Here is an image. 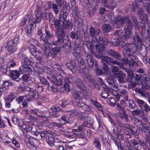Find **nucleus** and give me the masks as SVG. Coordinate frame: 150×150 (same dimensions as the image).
Masks as SVG:
<instances>
[{"mask_svg":"<svg viewBox=\"0 0 150 150\" xmlns=\"http://www.w3.org/2000/svg\"><path fill=\"white\" fill-rule=\"evenodd\" d=\"M114 26L117 28H120L124 23H125L126 26L124 28L125 32L127 37H131L132 34V24L129 17L126 16L124 17L117 16L114 21Z\"/></svg>","mask_w":150,"mask_h":150,"instance_id":"obj_1","label":"nucleus"},{"mask_svg":"<svg viewBox=\"0 0 150 150\" xmlns=\"http://www.w3.org/2000/svg\"><path fill=\"white\" fill-rule=\"evenodd\" d=\"M61 40H62V42L59 41V38H58V40L57 41L53 42L52 44L49 43L51 45L50 50V53L48 56L46 55L45 54L47 57H49V56L50 54V49H52V52L55 53V54H54V56L53 57H54V56L55 57L56 54L59 52L62 47H64V46L66 45L65 43L66 42V40H68V38H66L62 37Z\"/></svg>","mask_w":150,"mask_h":150,"instance_id":"obj_2","label":"nucleus"},{"mask_svg":"<svg viewBox=\"0 0 150 150\" xmlns=\"http://www.w3.org/2000/svg\"><path fill=\"white\" fill-rule=\"evenodd\" d=\"M37 35L40 39L41 43V47L43 50V54L48 56L50 53V49L51 45L49 43L47 38H42V33L40 30L38 31Z\"/></svg>","mask_w":150,"mask_h":150,"instance_id":"obj_3","label":"nucleus"},{"mask_svg":"<svg viewBox=\"0 0 150 150\" xmlns=\"http://www.w3.org/2000/svg\"><path fill=\"white\" fill-rule=\"evenodd\" d=\"M86 57L88 65L90 68H92L93 67L96 69L97 75H100L102 74V71L98 68L97 62L94 59L92 55L88 53L86 55Z\"/></svg>","mask_w":150,"mask_h":150,"instance_id":"obj_4","label":"nucleus"},{"mask_svg":"<svg viewBox=\"0 0 150 150\" xmlns=\"http://www.w3.org/2000/svg\"><path fill=\"white\" fill-rule=\"evenodd\" d=\"M60 20L54 19L53 20L51 19L50 21V24L51 25H55V27L56 28V33L57 34V37L59 38V41H62L61 40L62 37L67 38V36L64 33V31L61 30L60 27Z\"/></svg>","mask_w":150,"mask_h":150,"instance_id":"obj_5","label":"nucleus"},{"mask_svg":"<svg viewBox=\"0 0 150 150\" xmlns=\"http://www.w3.org/2000/svg\"><path fill=\"white\" fill-rule=\"evenodd\" d=\"M134 121L135 124L140 128L142 132V129H144V132H148V133H146L147 136L145 137L144 140L147 142V143L149 144V146H150V136H149L150 132L148 131L149 127L140 119L135 118L134 120Z\"/></svg>","mask_w":150,"mask_h":150,"instance_id":"obj_6","label":"nucleus"},{"mask_svg":"<svg viewBox=\"0 0 150 150\" xmlns=\"http://www.w3.org/2000/svg\"><path fill=\"white\" fill-rule=\"evenodd\" d=\"M99 39H97V38L96 37V42H94V44L95 45L97 51L100 52L104 50L105 45L108 42V40L105 38H102L101 39V37H99Z\"/></svg>","mask_w":150,"mask_h":150,"instance_id":"obj_7","label":"nucleus"},{"mask_svg":"<svg viewBox=\"0 0 150 150\" xmlns=\"http://www.w3.org/2000/svg\"><path fill=\"white\" fill-rule=\"evenodd\" d=\"M135 45L134 43H126L122 46L124 49L123 54L125 57H133V55L134 51V48Z\"/></svg>","mask_w":150,"mask_h":150,"instance_id":"obj_8","label":"nucleus"},{"mask_svg":"<svg viewBox=\"0 0 150 150\" xmlns=\"http://www.w3.org/2000/svg\"><path fill=\"white\" fill-rule=\"evenodd\" d=\"M85 89L82 90L83 93H81V91H78L77 90H73L72 92V94L75 99H81L83 96V94L84 93L86 96H90L91 93L89 90L85 88Z\"/></svg>","mask_w":150,"mask_h":150,"instance_id":"obj_9","label":"nucleus"},{"mask_svg":"<svg viewBox=\"0 0 150 150\" xmlns=\"http://www.w3.org/2000/svg\"><path fill=\"white\" fill-rule=\"evenodd\" d=\"M19 39V37L16 36L13 39L8 42L7 43L8 51L10 53H13L16 50L15 45L17 44Z\"/></svg>","mask_w":150,"mask_h":150,"instance_id":"obj_10","label":"nucleus"},{"mask_svg":"<svg viewBox=\"0 0 150 150\" xmlns=\"http://www.w3.org/2000/svg\"><path fill=\"white\" fill-rule=\"evenodd\" d=\"M30 52L31 54L38 61V62H41L42 59V54L39 51L38 49L32 45L30 47Z\"/></svg>","mask_w":150,"mask_h":150,"instance_id":"obj_11","label":"nucleus"},{"mask_svg":"<svg viewBox=\"0 0 150 150\" xmlns=\"http://www.w3.org/2000/svg\"><path fill=\"white\" fill-rule=\"evenodd\" d=\"M47 78L48 79H50L49 76H47ZM50 79L51 82L55 85H60L62 84L63 76L60 74H59L56 77L55 75H53Z\"/></svg>","mask_w":150,"mask_h":150,"instance_id":"obj_12","label":"nucleus"},{"mask_svg":"<svg viewBox=\"0 0 150 150\" xmlns=\"http://www.w3.org/2000/svg\"><path fill=\"white\" fill-rule=\"evenodd\" d=\"M21 55L22 59V64L25 66H29L30 65L31 63L34 62V60L33 58L30 57L29 58L25 54H21V53H19L18 55V57H20Z\"/></svg>","mask_w":150,"mask_h":150,"instance_id":"obj_13","label":"nucleus"},{"mask_svg":"<svg viewBox=\"0 0 150 150\" xmlns=\"http://www.w3.org/2000/svg\"><path fill=\"white\" fill-rule=\"evenodd\" d=\"M74 52H73L74 55L78 59V60H79V59H81L82 57V55L80 53L81 47L76 42H75L74 44Z\"/></svg>","mask_w":150,"mask_h":150,"instance_id":"obj_14","label":"nucleus"},{"mask_svg":"<svg viewBox=\"0 0 150 150\" xmlns=\"http://www.w3.org/2000/svg\"><path fill=\"white\" fill-rule=\"evenodd\" d=\"M127 35L125 33H124L121 30L116 31L114 33V36L116 39L120 40H123L128 38H131L129 37H127Z\"/></svg>","mask_w":150,"mask_h":150,"instance_id":"obj_15","label":"nucleus"},{"mask_svg":"<svg viewBox=\"0 0 150 150\" xmlns=\"http://www.w3.org/2000/svg\"><path fill=\"white\" fill-rule=\"evenodd\" d=\"M85 69H83V71H84ZM82 71L83 70H80V72L81 73V75L83 77L84 81L86 82H90L92 85H93L94 84V82L93 77L88 74L84 73L83 71V73H82L81 71Z\"/></svg>","mask_w":150,"mask_h":150,"instance_id":"obj_16","label":"nucleus"},{"mask_svg":"<svg viewBox=\"0 0 150 150\" xmlns=\"http://www.w3.org/2000/svg\"><path fill=\"white\" fill-rule=\"evenodd\" d=\"M74 121V118L73 117L70 115H66L63 116L61 119V123L64 125L65 123H72Z\"/></svg>","mask_w":150,"mask_h":150,"instance_id":"obj_17","label":"nucleus"},{"mask_svg":"<svg viewBox=\"0 0 150 150\" xmlns=\"http://www.w3.org/2000/svg\"><path fill=\"white\" fill-rule=\"evenodd\" d=\"M133 42L135 45H142V38L140 36L139 34L135 32L132 37Z\"/></svg>","mask_w":150,"mask_h":150,"instance_id":"obj_18","label":"nucleus"},{"mask_svg":"<svg viewBox=\"0 0 150 150\" xmlns=\"http://www.w3.org/2000/svg\"><path fill=\"white\" fill-rule=\"evenodd\" d=\"M27 95L20 96L16 98V100L17 101L19 104H21L23 107H25L28 105L27 101H28V98Z\"/></svg>","mask_w":150,"mask_h":150,"instance_id":"obj_19","label":"nucleus"},{"mask_svg":"<svg viewBox=\"0 0 150 150\" xmlns=\"http://www.w3.org/2000/svg\"><path fill=\"white\" fill-rule=\"evenodd\" d=\"M28 98V101H30L34 99H37L39 97L38 93L33 88H32L29 92V94L27 95Z\"/></svg>","mask_w":150,"mask_h":150,"instance_id":"obj_20","label":"nucleus"},{"mask_svg":"<svg viewBox=\"0 0 150 150\" xmlns=\"http://www.w3.org/2000/svg\"><path fill=\"white\" fill-rule=\"evenodd\" d=\"M31 71L32 69L29 66L22 64V66L19 68V71L21 74H29Z\"/></svg>","mask_w":150,"mask_h":150,"instance_id":"obj_21","label":"nucleus"},{"mask_svg":"<svg viewBox=\"0 0 150 150\" xmlns=\"http://www.w3.org/2000/svg\"><path fill=\"white\" fill-rule=\"evenodd\" d=\"M71 114L72 116H78L81 120H84L88 116L84 112H78L77 111H74Z\"/></svg>","mask_w":150,"mask_h":150,"instance_id":"obj_22","label":"nucleus"},{"mask_svg":"<svg viewBox=\"0 0 150 150\" xmlns=\"http://www.w3.org/2000/svg\"><path fill=\"white\" fill-rule=\"evenodd\" d=\"M66 65L67 67L70 69L73 73H75L76 65L74 61L71 60L69 62L67 63Z\"/></svg>","mask_w":150,"mask_h":150,"instance_id":"obj_23","label":"nucleus"},{"mask_svg":"<svg viewBox=\"0 0 150 150\" xmlns=\"http://www.w3.org/2000/svg\"><path fill=\"white\" fill-rule=\"evenodd\" d=\"M125 76V74L121 71H120L116 75H112V76L113 77L117 78L118 81L120 83H123L125 82L124 80Z\"/></svg>","mask_w":150,"mask_h":150,"instance_id":"obj_24","label":"nucleus"},{"mask_svg":"<svg viewBox=\"0 0 150 150\" xmlns=\"http://www.w3.org/2000/svg\"><path fill=\"white\" fill-rule=\"evenodd\" d=\"M93 145L98 150H101V144L99 138L95 137L93 139Z\"/></svg>","mask_w":150,"mask_h":150,"instance_id":"obj_25","label":"nucleus"},{"mask_svg":"<svg viewBox=\"0 0 150 150\" xmlns=\"http://www.w3.org/2000/svg\"><path fill=\"white\" fill-rule=\"evenodd\" d=\"M46 140L48 144L51 146L53 145L54 142H58L57 141V139H54L53 136L51 134H49L47 136Z\"/></svg>","mask_w":150,"mask_h":150,"instance_id":"obj_26","label":"nucleus"},{"mask_svg":"<svg viewBox=\"0 0 150 150\" xmlns=\"http://www.w3.org/2000/svg\"><path fill=\"white\" fill-rule=\"evenodd\" d=\"M31 111L32 113H33V114H36L40 118L43 119L46 118L45 116L44 115V111L40 110H32Z\"/></svg>","mask_w":150,"mask_h":150,"instance_id":"obj_27","label":"nucleus"},{"mask_svg":"<svg viewBox=\"0 0 150 150\" xmlns=\"http://www.w3.org/2000/svg\"><path fill=\"white\" fill-rule=\"evenodd\" d=\"M84 120L83 123L84 127H89L92 125L91 118L88 116Z\"/></svg>","mask_w":150,"mask_h":150,"instance_id":"obj_28","label":"nucleus"},{"mask_svg":"<svg viewBox=\"0 0 150 150\" xmlns=\"http://www.w3.org/2000/svg\"><path fill=\"white\" fill-rule=\"evenodd\" d=\"M70 25V23L68 21H63L62 24L61 25L60 28L62 30L64 31V30L68 29Z\"/></svg>","mask_w":150,"mask_h":150,"instance_id":"obj_29","label":"nucleus"},{"mask_svg":"<svg viewBox=\"0 0 150 150\" xmlns=\"http://www.w3.org/2000/svg\"><path fill=\"white\" fill-rule=\"evenodd\" d=\"M113 60L112 59H110L107 56L104 57L101 59V62L104 65H106L107 63L112 64Z\"/></svg>","mask_w":150,"mask_h":150,"instance_id":"obj_30","label":"nucleus"},{"mask_svg":"<svg viewBox=\"0 0 150 150\" xmlns=\"http://www.w3.org/2000/svg\"><path fill=\"white\" fill-rule=\"evenodd\" d=\"M76 137L83 139V142L82 143V144H84L88 142V141L87 138H86V135L83 132H81L78 133L76 132Z\"/></svg>","mask_w":150,"mask_h":150,"instance_id":"obj_31","label":"nucleus"},{"mask_svg":"<svg viewBox=\"0 0 150 150\" xmlns=\"http://www.w3.org/2000/svg\"><path fill=\"white\" fill-rule=\"evenodd\" d=\"M107 81L110 86H112L114 88H117L118 86L116 81L112 77L108 78L107 79Z\"/></svg>","mask_w":150,"mask_h":150,"instance_id":"obj_32","label":"nucleus"},{"mask_svg":"<svg viewBox=\"0 0 150 150\" xmlns=\"http://www.w3.org/2000/svg\"><path fill=\"white\" fill-rule=\"evenodd\" d=\"M131 18L134 27L136 30H138L139 25L137 18L134 16H132Z\"/></svg>","mask_w":150,"mask_h":150,"instance_id":"obj_33","label":"nucleus"},{"mask_svg":"<svg viewBox=\"0 0 150 150\" xmlns=\"http://www.w3.org/2000/svg\"><path fill=\"white\" fill-rule=\"evenodd\" d=\"M10 74L11 78L14 80L18 78L20 75L19 72L17 71L11 70Z\"/></svg>","mask_w":150,"mask_h":150,"instance_id":"obj_34","label":"nucleus"},{"mask_svg":"<svg viewBox=\"0 0 150 150\" xmlns=\"http://www.w3.org/2000/svg\"><path fill=\"white\" fill-rule=\"evenodd\" d=\"M100 30H96L93 27L91 28L89 30V32L90 34V35L92 37H93L96 35L97 36L98 35V34L100 32Z\"/></svg>","mask_w":150,"mask_h":150,"instance_id":"obj_35","label":"nucleus"},{"mask_svg":"<svg viewBox=\"0 0 150 150\" xmlns=\"http://www.w3.org/2000/svg\"><path fill=\"white\" fill-rule=\"evenodd\" d=\"M140 75L137 74L135 76L134 81H132L131 83V86L132 87H135L137 85L138 83V82L140 79Z\"/></svg>","mask_w":150,"mask_h":150,"instance_id":"obj_36","label":"nucleus"},{"mask_svg":"<svg viewBox=\"0 0 150 150\" xmlns=\"http://www.w3.org/2000/svg\"><path fill=\"white\" fill-rule=\"evenodd\" d=\"M90 102L93 105L96 106L99 110L101 111L103 110L102 105L97 101L91 99Z\"/></svg>","mask_w":150,"mask_h":150,"instance_id":"obj_37","label":"nucleus"},{"mask_svg":"<svg viewBox=\"0 0 150 150\" xmlns=\"http://www.w3.org/2000/svg\"><path fill=\"white\" fill-rule=\"evenodd\" d=\"M94 41L96 42V40H93L92 42L90 40H88L86 41V42L85 45H86L88 49L90 50L91 52H92L93 47V45L95 46V45L94 44Z\"/></svg>","mask_w":150,"mask_h":150,"instance_id":"obj_38","label":"nucleus"},{"mask_svg":"<svg viewBox=\"0 0 150 150\" xmlns=\"http://www.w3.org/2000/svg\"><path fill=\"white\" fill-rule=\"evenodd\" d=\"M1 138L3 141L6 143V144H8L10 142L8 141V139H11L9 137L7 134L6 133L3 134L1 135Z\"/></svg>","mask_w":150,"mask_h":150,"instance_id":"obj_39","label":"nucleus"},{"mask_svg":"<svg viewBox=\"0 0 150 150\" xmlns=\"http://www.w3.org/2000/svg\"><path fill=\"white\" fill-rule=\"evenodd\" d=\"M64 87L65 90L67 92L70 91L69 88V85L68 83H69V79L67 77H65L64 79Z\"/></svg>","mask_w":150,"mask_h":150,"instance_id":"obj_40","label":"nucleus"},{"mask_svg":"<svg viewBox=\"0 0 150 150\" xmlns=\"http://www.w3.org/2000/svg\"><path fill=\"white\" fill-rule=\"evenodd\" d=\"M33 28V25L31 24L27 26L25 31L26 35L28 37H30L31 36Z\"/></svg>","mask_w":150,"mask_h":150,"instance_id":"obj_41","label":"nucleus"},{"mask_svg":"<svg viewBox=\"0 0 150 150\" xmlns=\"http://www.w3.org/2000/svg\"><path fill=\"white\" fill-rule=\"evenodd\" d=\"M70 35L72 38L78 40L80 38V33L77 32L76 33L74 32H72L70 33Z\"/></svg>","mask_w":150,"mask_h":150,"instance_id":"obj_42","label":"nucleus"},{"mask_svg":"<svg viewBox=\"0 0 150 150\" xmlns=\"http://www.w3.org/2000/svg\"><path fill=\"white\" fill-rule=\"evenodd\" d=\"M75 83L79 88L82 89V90H83L82 87H83V83L82 81L80 79L76 78L75 80Z\"/></svg>","mask_w":150,"mask_h":150,"instance_id":"obj_43","label":"nucleus"},{"mask_svg":"<svg viewBox=\"0 0 150 150\" xmlns=\"http://www.w3.org/2000/svg\"><path fill=\"white\" fill-rule=\"evenodd\" d=\"M17 96V94L15 93H11L8 95L7 97V100L10 102H12L13 99Z\"/></svg>","mask_w":150,"mask_h":150,"instance_id":"obj_44","label":"nucleus"},{"mask_svg":"<svg viewBox=\"0 0 150 150\" xmlns=\"http://www.w3.org/2000/svg\"><path fill=\"white\" fill-rule=\"evenodd\" d=\"M103 31L105 33H108L111 29V27L110 25L108 24H105L102 26Z\"/></svg>","mask_w":150,"mask_h":150,"instance_id":"obj_45","label":"nucleus"},{"mask_svg":"<svg viewBox=\"0 0 150 150\" xmlns=\"http://www.w3.org/2000/svg\"><path fill=\"white\" fill-rule=\"evenodd\" d=\"M148 115V113L147 112H144L143 111L141 113L140 117L143 121L146 122H147L148 121V118H147Z\"/></svg>","mask_w":150,"mask_h":150,"instance_id":"obj_46","label":"nucleus"},{"mask_svg":"<svg viewBox=\"0 0 150 150\" xmlns=\"http://www.w3.org/2000/svg\"><path fill=\"white\" fill-rule=\"evenodd\" d=\"M81 107H82V109L84 111L91 113L93 112V110L88 105L82 103V106Z\"/></svg>","mask_w":150,"mask_h":150,"instance_id":"obj_47","label":"nucleus"},{"mask_svg":"<svg viewBox=\"0 0 150 150\" xmlns=\"http://www.w3.org/2000/svg\"><path fill=\"white\" fill-rule=\"evenodd\" d=\"M133 56L132 57H129L131 59L130 61H129L128 65V66L130 68H132L134 65V63L135 62V61H134V60L136 59V56L133 55Z\"/></svg>","mask_w":150,"mask_h":150,"instance_id":"obj_48","label":"nucleus"},{"mask_svg":"<svg viewBox=\"0 0 150 150\" xmlns=\"http://www.w3.org/2000/svg\"><path fill=\"white\" fill-rule=\"evenodd\" d=\"M60 122L58 123L56 122H52L50 123V126L53 127H57V128H61L62 127L63 124L61 123V119L59 120Z\"/></svg>","mask_w":150,"mask_h":150,"instance_id":"obj_49","label":"nucleus"},{"mask_svg":"<svg viewBox=\"0 0 150 150\" xmlns=\"http://www.w3.org/2000/svg\"><path fill=\"white\" fill-rule=\"evenodd\" d=\"M116 108L117 110H119V112L120 114H124L126 113L125 110L120 105H117Z\"/></svg>","mask_w":150,"mask_h":150,"instance_id":"obj_50","label":"nucleus"},{"mask_svg":"<svg viewBox=\"0 0 150 150\" xmlns=\"http://www.w3.org/2000/svg\"><path fill=\"white\" fill-rule=\"evenodd\" d=\"M137 92L139 94L141 95L143 97H146L148 95L150 96V93L144 92L142 90L140 89H138L137 90Z\"/></svg>","mask_w":150,"mask_h":150,"instance_id":"obj_51","label":"nucleus"},{"mask_svg":"<svg viewBox=\"0 0 150 150\" xmlns=\"http://www.w3.org/2000/svg\"><path fill=\"white\" fill-rule=\"evenodd\" d=\"M0 70L3 73L6 74L8 71L7 66L4 64L0 66Z\"/></svg>","mask_w":150,"mask_h":150,"instance_id":"obj_52","label":"nucleus"},{"mask_svg":"<svg viewBox=\"0 0 150 150\" xmlns=\"http://www.w3.org/2000/svg\"><path fill=\"white\" fill-rule=\"evenodd\" d=\"M12 144L17 148H18L20 146L19 142L14 138L11 139Z\"/></svg>","mask_w":150,"mask_h":150,"instance_id":"obj_53","label":"nucleus"},{"mask_svg":"<svg viewBox=\"0 0 150 150\" xmlns=\"http://www.w3.org/2000/svg\"><path fill=\"white\" fill-rule=\"evenodd\" d=\"M49 91L53 92V93H56L57 91V88L53 86L50 85L47 87Z\"/></svg>","mask_w":150,"mask_h":150,"instance_id":"obj_54","label":"nucleus"},{"mask_svg":"<svg viewBox=\"0 0 150 150\" xmlns=\"http://www.w3.org/2000/svg\"><path fill=\"white\" fill-rule=\"evenodd\" d=\"M38 79H39L40 82L43 84L45 85H47V87L49 86V84L47 80L45 78L43 77L39 76Z\"/></svg>","mask_w":150,"mask_h":150,"instance_id":"obj_55","label":"nucleus"},{"mask_svg":"<svg viewBox=\"0 0 150 150\" xmlns=\"http://www.w3.org/2000/svg\"><path fill=\"white\" fill-rule=\"evenodd\" d=\"M67 135L70 139H72V141L74 140L76 137V132H71L69 133Z\"/></svg>","mask_w":150,"mask_h":150,"instance_id":"obj_56","label":"nucleus"},{"mask_svg":"<svg viewBox=\"0 0 150 150\" xmlns=\"http://www.w3.org/2000/svg\"><path fill=\"white\" fill-rule=\"evenodd\" d=\"M120 41L121 40L116 39V38H115L113 40H112L111 42L112 46H117L120 43Z\"/></svg>","mask_w":150,"mask_h":150,"instance_id":"obj_57","label":"nucleus"},{"mask_svg":"<svg viewBox=\"0 0 150 150\" xmlns=\"http://www.w3.org/2000/svg\"><path fill=\"white\" fill-rule=\"evenodd\" d=\"M136 102L141 108H142L146 103L144 101L140 99H137L136 100Z\"/></svg>","mask_w":150,"mask_h":150,"instance_id":"obj_58","label":"nucleus"},{"mask_svg":"<svg viewBox=\"0 0 150 150\" xmlns=\"http://www.w3.org/2000/svg\"><path fill=\"white\" fill-rule=\"evenodd\" d=\"M57 143L58 144L57 146V147L58 148V150H64V148L62 145L64 144V143L61 141H58L57 142Z\"/></svg>","mask_w":150,"mask_h":150,"instance_id":"obj_59","label":"nucleus"},{"mask_svg":"<svg viewBox=\"0 0 150 150\" xmlns=\"http://www.w3.org/2000/svg\"><path fill=\"white\" fill-rule=\"evenodd\" d=\"M40 14L38 13L36 14L35 17H34L35 20L34 22L39 23L41 21V17H40Z\"/></svg>","mask_w":150,"mask_h":150,"instance_id":"obj_60","label":"nucleus"},{"mask_svg":"<svg viewBox=\"0 0 150 150\" xmlns=\"http://www.w3.org/2000/svg\"><path fill=\"white\" fill-rule=\"evenodd\" d=\"M80 99H75L73 102L74 105L75 106H77L79 107L82 106V103H81L80 101Z\"/></svg>","mask_w":150,"mask_h":150,"instance_id":"obj_61","label":"nucleus"},{"mask_svg":"<svg viewBox=\"0 0 150 150\" xmlns=\"http://www.w3.org/2000/svg\"><path fill=\"white\" fill-rule=\"evenodd\" d=\"M28 16V15H26L21 20V23H20V25L21 26H24L26 22Z\"/></svg>","mask_w":150,"mask_h":150,"instance_id":"obj_62","label":"nucleus"},{"mask_svg":"<svg viewBox=\"0 0 150 150\" xmlns=\"http://www.w3.org/2000/svg\"><path fill=\"white\" fill-rule=\"evenodd\" d=\"M108 103L112 106H114L115 103V99L112 98H108L107 101Z\"/></svg>","mask_w":150,"mask_h":150,"instance_id":"obj_63","label":"nucleus"},{"mask_svg":"<svg viewBox=\"0 0 150 150\" xmlns=\"http://www.w3.org/2000/svg\"><path fill=\"white\" fill-rule=\"evenodd\" d=\"M145 9L148 12H150V4L148 2H146L144 4Z\"/></svg>","mask_w":150,"mask_h":150,"instance_id":"obj_64","label":"nucleus"}]
</instances>
